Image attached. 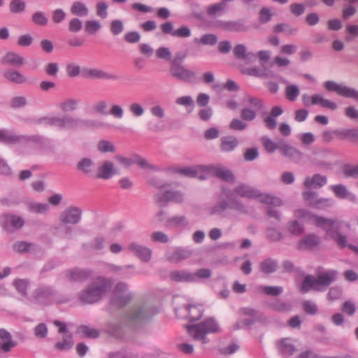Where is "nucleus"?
I'll return each mask as SVG.
<instances>
[{
	"label": "nucleus",
	"instance_id": "nucleus-45",
	"mask_svg": "<svg viewBox=\"0 0 358 358\" xmlns=\"http://www.w3.org/2000/svg\"><path fill=\"white\" fill-rule=\"evenodd\" d=\"M278 268V262L271 259H267L262 262L260 264V270L264 273H271L275 272Z\"/></svg>",
	"mask_w": 358,
	"mask_h": 358
},
{
	"label": "nucleus",
	"instance_id": "nucleus-43",
	"mask_svg": "<svg viewBox=\"0 0 358 358\" xmlns=\"http://www.w3.org/2000/svg\"><path fill=\"white\" fill-rule=\"evenodd\" d=\"M71 13L77 16L85 17L88 15L89 10L84 3L76 1L71 7Z\"/></svg>",
	"mask_w": 358,
	"mask_h": 358
},
{
	"label": "nucleus",
	"instance_id": "nucleus-58",
	"mask_svg": "<svg viewBox=\"0 0 358 358\" xmlns=\"http://www.w3.org/2000/svg\"><path fill=\"white\" fill-rule=\"evenodd\" d=\"M343 173L347 177L357 178L358 177V164H345L343 166Z\"/></svg>",
	"mask_w": 358,
	"mask_h": 358
},
{
	"label": "nucleus",
	"instance_id": "nucleus-56",
	"mask_svg": "<svg viewBox=\"0 0 358 358\" xmlns=\"http://www.w3.org/2000/svg\"><path fill=\"white\" fill-rule=\"evenodd\" d=\"M97 148L101 152H113L115 150L113 143L107 140H101L98 143Z\"/></svg>",
	"mask_w": 358,
	"mask_h": 358
},
{
	"label": "nucleus",
	"instance_id": "nucleus-16",
	"mask_svg": "<svg viewBox=\"0 0 358 358\" xmlns=\"http://www.w3.org/2000/svg\"><path fill=\"white\" fill-rule=\"evenodd\" d=\"M54 324L59 327V333H64L63 341L57 342L55 344V348L61 351L69 350L73 346V341L71 335L66 331V324L57 320L55 321Z\"/></svg>",
	"mask_w": 358,
	"mask_h": 358
},
{
	"label": "nucleus",
	"instance_id": "nucleus-30",
	"mask_svg": "<svg viewBox=\"0 0 358 358\" xmlns=\"http://www.w3.org/2000/svg\"><path fill=\"white\" fill-rule=\"evenodd\" d=\"M1 63L19 66L25 64V59L15 52H8L2 57Z\"/></svg>",
	"mask_w": 358,
	"mask_h": 358
},
{
	"label": "nucleus",
	"instance_id": "nucleus-53",
	"mask_svg": "<svg viewBox=\"0 0 358 358\" xmlns=\"http://www.w3.org/2000/svg\"><path fill=\"white\" fill-rule=\"evenodd\" d=\"M263 145L266 150L269 153H273L275 150H279V141L275 143L270 138L264 136L262 138Z\"/></svg>",
	"mask_w": 358,
	"mask_h": 358
},
{
	"label": "nucleus",
	"instance_id": "nucleus-46",
	"mask_svg": "<svg viewBox=\"0 0 358 358\" xmlns=\"http://www.w3.org/2000/svg\"><path fill=\"white\" fill-rule=\"evenodd\" d=\"M257 291L266 295L278 296L283 292V288L280 286L259 285L257 287Z\"/></svg>",
	"mask_w": 358,
	"mask_h": 358
},
{
	"label": "nucleus",
	"instance_id": "nucleus-41",
	"mask_svg": "<svg viewBox=\"0 0 358 358\" xmlns=\"http://www.w3.org/2000/svg\"><path fill=\"white\" fill-rule=\"evenodd\" d=\"M286 230L291 236H299L304 231V227L298 220H291L287 223Z\"/></svg>",
	"mask_w": 358,
	"mask_h": 358
},
{
	"label": "nucleus",
	"instance_id": "nucleus-20",
	"mask_svg": "<svg viewBox=\"0 0 358 358\" xmlns=\"http://www.w3.org/2000/svg\"><path fill=\"white\" fill-rule=\"evenodd\" d=\"M279 151L283 156L295 162H299L301 158V153L299 150L282 140L279 141Z\"/></svg>",
	"mask_w": 358,
	"mask_h": 358
},
{
	"label": "nucleus",
	"instance_id": "nucleus-34",
	"mask_svg": "<svg viewBox=\"0 0 358 358\" xmlns=\"http://www.w3.org/2000/svg\"><path fill=\"white\" fill-rule=\"evenodd\" d=\"M325 88L330 92H336L340 96L348 97L350 87L339 85L334 81H327L324 83Z\"/></svg>",
	"mask_w": 358,
	"mask_h": 358
},
{
	"label": "nucleus",
	"instance_id": "nucleus-3",
	"mask_svg": "<svg viewBox=\"0 0 358 358\" xmlns=\"http://www.w3.org/2000/svg\"><path fill=\"white\" fill-rule=\"evenodd\" d=\"M336 277L337 272L333 270L325 271L320 274L317 278L307 275L305 277L300 289L303 292H307L310 289L320 291L333 282Z\"/></svg>",
	"mask_w": 358,
	"mask_h": 358
},
{
	"label": "nucleus",
	"instance_id": "nucleus-15",
	"mask_svg": "<svg viewBox=\"0 0 358 358\" xmlns=\"http://www.w3.org/2000/svg\"><path fill=\"white\" fill-rule=\"evenodd\" d=\"M127 250L142 262H148L152 258V252L151 249L136 242L130 243L127 246Z\"/></svg>",
	"mask_w": 358,
	"mask_h": 358
},
{
	"label": "nucleus",
	"instance_id": "nucleus-2",
	"mask_svg": "<svg viewBox=\"0 0 358 358\" xmlns=\"http://www.w3.org/2000/svg\"><path fill=\"white\" fill-rule=\"evenodd\" d=\"M173 171L187 177L197 178L201 180L215 176L228 182H234L235 181V177L232 172L220 164L173 168Z\"/></svg>",
	"mask_w": 358,
	"mask_h": 358
},
{
	"label": "nucleus",
	"instance_id": "nucleus-5",
	"mask_svg": "<svg viewBox=\"0 0 358 358\" xmlns=\"http://www.w3.org/2000/svg\"><path fill=\"white\" fill-rule=\"evenodd\" d=\"M234 192L237 195L243 197H258L261 202L271 206H280L283 203L282 199L280 197L268 194H260L256 189L245 184L238 185L235 187Z\"/></svg>",
	"mask_w": 358,
	"mask_h": 358
},
{
	"label": "nucleus",
	"instance_id": "nucleus-18",
	"mask_svg": "<svg viewBox=\"0 0 358 358\" xmlns=\"http://www.w3.org/2000/svg\"><path fill=\"white\" fill-rule=\"evenodd\" d=\"M24 221L20 216L5 215L3 216L2 224L5 230L12 231L23 227Z\"/></svg>",
	"mask_w": 358,
	"mask_h": 358
},
{
	"label": "nucleus",
	"instance_id": "nucleus-6",
	"mask_svg": "<svg viewBox=\"0 0 358 358\" xmlns=\"http://www.w3.org/2000/svg\"><path fill=\"white\" fill-rule=\"evenodd\" d=\"M108 285V280L102 277L96 278L80 294V299L85 303H92L99 301Z\"/></svg>",
	"mask_w": 358,
	"mask_h": 358
},
{
	"label": "nucleus",
	"instance_id": "nucleus-26",
	"mask_svg": "<svg viewBox=\"0 0 358 358\" xmlns=\"http://www.w3.org/2000/svg\"><path fill=\"white\" fill-rule=\"evenodd\" d=\"M192 255L191 250L188 249L178 248L172 252L166 254V259L171 263H179L188 259Z\"/></svg>",
	"mask_w": 358,
	"mask_h": 358
},
{
	"label": "nucleus",
	"instance_id": "nucleus-25",
	"mask_svg": "<svg viewBox=\"0 0 358 358\" xmlns=\"http://www.w3.org/2000/svg\"><path fill=\"white\" fill-rule=\"evenodd\" d=\"M24 138L23 136H18L13 131L8 129H0V143L6 145H14L20 143Z\"/></svg>",
	"mask_w": 358,
	"mask_h": 358
},
{
	"label": "nucleus",
	"instance_id": "nucleus-13",
	"mask_svg": "<svg viewBox=\"0 0 358 358\" xmlns=\"http://www.w3.org/2000/svg\"><path fill=\"white\" fill-rule=\"evenodd\" d=\"M82 210L74 206H71L64 210L60 215L61 223L67 224H77L81 219Z\"/></svg>",
	"mask_w": 358,
	"mask_h": 358
},
{
	"label": "nucleus",
	"instance_id": "nucleus-55",
	"mask_svg": "<svg viewBox=\"0 0 358 358\" xmlns=\"http://www.w3.org/2000/svg\"><path fill=\"white\" fill-rule=\"evenodd\" d=\"M110 32L114 36L122 34L124 31V23L120 20H114L110 22Z\"/></svg>",
	"mask_w": 358,
	"mask_h": 358
},
{
	"label": "nucleus",
	"instance_id": "nucleus-35",
	"mask_svg": "<svg viewBox=\"0 0 358 358\" xmlns=\"http://www.w3.org/2000/svg\"><path fill=\"white\" fill-rule=\"evenodd\" d=\"M77 169L87 176H92L94 172L95 166L91 159L83 158L78 162Z\"/></svg>",
	"mask_w": 358,
	"mask_h": 358
},
{
	"label": "nucleus",
	"instance_id": "nucleus-49",
	"mask_svg": "<svg viewBox=\"0 0 358 358\" xmlns=\"http://www.w3.org/2000/svg\"><path fill=\"white\" fill-rule=\"evenodd\" d=\"M78 333L83 336L95 338L99 336V331L88 326L82 325L78 329Z\"/></svg>",
	"mask_w": 358,
	"mask_h": 358
},
{
	"label": "nucleus",
	"instance_id": "nucleus-4",
	"mask_svg": "<svg viewBox=\"0 0 358 358\" xmlns=\"http://www.w3.org/2000/svg\"><path fill=\"white\" fill-rule=\"evenodd\" d=\"M220 331L219 324L213 318H208L196 325L187 327L189 334L195 340L201 341L202 344L208 343L206 337L208 334L217 333Z\"/></svg>",
	"mask_w": 358,
	"mask_h": 358
},
{
	"label": "nucleus",
	"instance_id": "nucleus-62",
	"mask_svg": "<svg viewBox=\"0 0 358 358\" xmlns=\"http://www.w3.org/2000/svg\"><path fill=\"white\" fill-rule=\"evenodd\" d=\"M257 111L255 109L244 106L241 111V117L245 121H252L256 117Z\"/></svg>",
	"mask_w": 358,
	"mask_h": 358
},
{
	"label": "nucleus",
	"instance_id": "nucleus-39",
	"mask_svg": "<svg viewBox=\"0 0 358 358\" xmlns=\"http://www.w3.org/2000/svg\"><path fill=\"white\" fill-rule=\"evenodd\" d=\"M238 144V141L234 136H224L221 138V149L224 152L233 151Z\"/></svg>",
	"mask_w": 358,
	"mask_h": 358
},
{
	"label": "nucleus",
	"instance_id": "nucleus-29",
	"mask_svg": "<svg viewBox=\"0 0 358 358\" xmlns=\"http://www.w3.org/2000/svg\"><path fill=\"white\" fill-rule=\"evenodd\" d=\"M80 99L75 98L65 99L57 103V108L63 113L73 112L78 108Z\"/></svg>",
	"mask_w": 358,
	"mask_h": 358
},
{
	"label": "nucleus",
	"instance_id": "nucleus-27",
	"mask_svg": "<svg viewBox=\"0 0 358 358\" xmlns=\"http://www.w3.org/2000/svg\"><path fill=\"white\" fill-rule=\"evenodd\" d=\"M115 174V169L112 162L106 161L99 166L96 177L101 179H109Z\"/></svg>",
	"mask_w": 358,
	"mask_h": 358
},
{
	"label": "nucleus",
	"instance_id": "nucleus-28",
	"mask_svg": "<svg viewBox=\"0 0 358 358\" xmlns=\"http://www.w3.org/2000/svg\"><path fill=\"white\" fill-rule=\"evenodd\" d=\"M15 346L10 334L5 329H0V351L8 352Z\"/></svg>",
	"mask_w": 358,
	"mask_h": 358
},
{
	"label": "nucleus",
	"instance_id": "nucleus-33",
	"mask_svg": "<svg viewBox=\"0 0 358 358\" xmlns=\"http://www.w3.org/2000/svg\"><path fill=\"white\" fill-rule=\"evenodd\" d=\"M27 208L29 212L44 215L49 212L50 206L48 203L30 201L27 203Z\"/></svg>",
	"mask_w": 358,
	"mask_h": 358
},
{
	"label": "nucleus",
	"instance_id": "nucleus-19",
	"mask_svg": "<svg viewBox=\"0 0 358 358\" xmlns=\"http://www.w3.org/2000/svg\"><path fill=\"white\" fill-rule=\"evenodd\" d=\"M320 243V238L314 234L303 236L297 243V248L300 250H313Z\"/></svg>",
	"mask_w": 358,
	"mask_h": 358
},
{
	"label": "nucleus",
	"instance_id": "nucleus-23",
	"mask_svg": "<svg viewBox=\"0 0 358 358\" xmlns=\"http://www.w3.org/2000/svg\"><path fill=\"white\" fill-rule=\"evenodd\" d=\"M90 271L80 268H71L65 272L66 278L70 281L81 282L90 275Z\"/></svg>",
	"mask_w": 358,
	"mask_h": 358
},
{
	"label": "nucleus",
	"instance_id": "nucleus-42",
	"mask_svg": "<svg viewBox=\"0 0 358 358\" xmlns=\"http://www.w3.org/2000/svg\"><path fill=\"white\" fill-rule=\"evenodd\" d=\"M87 76L90 78L114 80L116 79L114 76L108 74L105 71L99 69H90L86 71Z\"/></svg>",
	"mask_w": 358,
	"mask_h": 358
},
{
	"label": "nucleus",
	"instance_id": "nucleus-59",
	"mask_svg": "<svg viewBox=\"0 0 358 358\" xmlns=\"http://www.w3.org/2000/svg\"><path fill=\"white\" fill-rule=\"evenodd\" d=\"M13 285L20 294L22 296L26 295L27 289L29 285V282L27 280L22 279L16 280L13 281Z\"/></svg>",
	"mask_w": 358,
	"mask_h": 358
},
{
	"label": "nucleus",
	"instance_id": "nucleus-10",
	"mask_svg": "<svg viewBox=\"0 0 358 358\" xmlns=\"http://www.w3.org/2000/svg\"><path fill=\"white\" fill-rule=\"evenodd\" d=\"M238 313L239 320L233 326L234 330L250 326L258 319V313L249 307L241 308Z\"/></svg>",
	"mask_w": 358,
	"mask_h": 358
},
{
	"label": "nucleus",
	"instance_id": "nucleus-50",
	"mask_svg": "<svg viewBox=\"0 0 358 358\" xmlns=\"http://www.w3.org/2000/svg\"><path fill=\"white\" fill-rule=\"evenodd\" d=\"M285 96L290 101H294L299 95V88L296 85L287 84L285 88Z\"/></svg>",
	"mask_w": 358,
	"mask_h": 358
},
{
	"label": "nucleus",
	"instance_id": "nucleus-48",
	"mask_svg": "<svg viewBox=\"0 0 358 358\" xmlns=\"http://www.w3.org/2000/svg\"><path fill=\"white\" fill-rule=\"evenodd\" d=\"M108 107V104L106 100H100L93 105L92 112L95 114L108 115L109 112Z\"/></svg>",
	"mask_w": 358,
	"mask_h": 358
},
{
	"label": "nucleus",
	"instance_id": "nucleus-11",
	"mask_svg": "<svg viewBox=\"0 0 358 358\" xmlns=\"http://www.w3.org/2000/svg\"><path fill=\"white\" fill-rule=\"evenodd\" d=\"M169 73L172 78L185 82L191 81L195 76L194 73L176 61H171Z\"/></svg>",
	"mask_w": 358,
	"mask_h": 358
},
{
	"label": "nucleus",
	"instance_id": "nucleus-64",
	"mask_svg": "<svg viewBox=\"0 0 358 358\" xmlns=\"http://www.w3.org/2000/svg\"><path fill=\"white\" fill-rule=\"evenodd\" d=\"M266 236L271 241H279L283 238L282 234L276 229L268 228L266 230Z\"/></svg>",
	"mask_w": 358,
	"mask_h": 358
},
{
	"label": "nucleus",
	"instance_id": "nucleus-24",
	"mask_svg": "<svg viewBox=\"0 0 358 358\" xmlns=\"http://www.w3.org/2000/svg\"><path fill=\"white\" fill-rule=\"evenodd\" d=\"M327 182L325 176L315 174L313 176H308L305 178L303 185L306 188L319 189L324 186Z\"/></svg>",
	"mask_w": 358,
	"mask_h": 358
},
{
	"label": "nucleus",
	"instance_id": "nucleus-44",
	"mask_svg": "<svg viewBox=\"0 0 358 358\" xmlns=\"http://www.w3.org/2000/svg\"><path fill=\"white\" fill-rule=\"evenodd\" d=\"M52 290L48 287H39L36 290L34 298L40 303H45L46 300L52 296Z\"/></svg>",
	"mask_w": 358,
	"mask_h": 358
},
{
	"label": "nucleus",
	"instance_id": "nucleus-61",
	"mask_svg": "<svg viewBox=\"0 0 358 358\" xmlns=\"http://www.w3.org/2000/svg\"><path fill=\"white\" fill-rule=\"evenodd\" d=\"M129 110L135 117H141L145 113L143 106L137 102L131 103L129 106Z\"/></svg>",
	"mask_w": 358,
	"mask_h": 358
},
{
	"label": "nucleus",
	"instance_id": "nucleus-12",
	"mask_svg": "<svg viewBox=\"0 0 358 358\" xmlns=\"http://www.w3.org/2000/svg\"><path fill=\"white\" fill-rule=\"evenodd\" d=\"M133 294L128 289L126 283L120 282L116 285L114 290L113 302L117 306H124L132 299Z\"/></svg>",
	"mask_w": 358,
	"mask_h": 358
},
{
	"label": "nucleus",
	"instance_id": "nucleus-57",
	"mask_svg": "<svg viewBox=\"0 0 358 358\" xmlns=\"http://www.w3.org/2000/svg\"><path fill=\"white\" fill-rule=\"evenodd\" d=\"M124 108L121 105L113 103L110 106L108 115H112L116 119H122L124 117Z\"/></svg>",
	"mask_w": 358,
	"mask_h": 358
},
{
	"label": "nucleus",
	"instance_id": "nucleus-14",
	"mask_svg": "<svg viewBox=\"0 0 358 358\" xmlns=\"http://www.w3.org/2000/svg\"><path fill=\"white\" fill-rule=\"evenodd\" d=\"M155 311L148 306L134 307L128 314L129 320L134 322H141L152 315Z\"/></svg>",
	"mask_w": 358,
	"mask_h": 358
},
{
	"label": "nucleus",
	"instance_id": "nucleus-7",
	"mask_svg": "<svg viewBox=\"0 0 358 358\" xmlns=\"http://www.w3.org/2000/svg\"><path fill=\"white\" fill-rule=\"evenodd\" d=\"M41 122L45 125L55 127L60 129L69 130L77 129L80 127L83 120L70 115H48L43 117Z\"/></svg>",
	"mask_w": 358,
	"mask_h": 358
},
{
	"label": "nucleus",
	"instance_id": "nucleus-22",
	"mask_svg": "<svg viewBox=\"0 0 358 358\" xmlns=\"http://www.w3.org/2000/svg\"><path fill=\"white\" fill-rule=\"evenodd\" d=\"M275 345L278 350L285 357L292 355L296 350L292 340L289 338L277 341Z\"/></svg>",
	"mask_w": 358,
	"mask_h": 358
},
{
	"label": "nucleus",
	"instance_id": "nucleus-54",
	"mask_svg": "<svg viewBox=\"0 0 358 358\" xmlns=\"http://www.w3.org/2000/svg\"><path fill=\"white\" fill-rule=\"evenodd\" d=\"M228 207L229 204L226 201H219L215 206L209 208V214L221 215Z\"/></svg>",
	"mask_w": 358,
	"mask_h": 358
},
{
	"label": "nucleus",
	"instance_id": "nucleus-38",
	"mask_svg": "<svg viewBox=\"0 0 358 358\" xmlns=\"http://www.w3.org/2000/svg\"><path fill=\"white\" fill-rule=\"evenodd\" d=\"M189 223L187 217L185 215L173 216L166 220V226L169 227H186Z\"/></svg>",
	"mask_w": 358,
	"mask_h": 358
},
{
	"label": "nucleus",
	"instance_id": "nucleus-51",
	"mask_svg": "<svg viewBox=\"0 0 358 358\" xmlns=\"http://www.w3.org/2000/svg\"><path fill=\"white\" fill-rule=\"evenodd\" d=\"M178 105L185 106L189 113L192 112L194 108V100L191 96H182L176 99Z\"/></svg>",
	"mask_w": 358,
	"mask_h": 358
},
{
	"label": "nucleus",
	"instance_id": "nucleus-36",
	"mask_svg": "<svg viewBox=\"0 0 358 358\" xmlns=\"http://www.w3.org/2000/svg\"><path fill=\"white\" fill-rule=\"evenodd\" d=\"M241 71L245 74L255 77L268 78L271 76V71L266 69L257 67L242 68Z\"/></svg>",
	"mask_w": 358,
	"mask_h": 358
},
{
	"label": "nucleus",
	"instance_id": "nucleus-8",
	"mask_svg": "<svg viewBox=\"0 0 358 358\" xmlns=\"http://www.w3.org/2000/svg\"><path fill=\"white\" fill-rule=\"evenodd\" d=\"M155 199L157 206L163 208L169 202L182 203L184 201V194L178 190L159 192L156 194Z\"/></svg>",
	"mask_w": 358,
	"mask_h": 358
},
{
	"label": "nucleus",
	"instance_id": "nucleus-32",
	"mask_svg": "<svg viewBox=\"0 0 358 358\" xmlns=\"http://www.w3.org/2000/svg\"><path fill=\"white\" fill-rule=\"evenodd\" d=\"M243 106L259 110L263 108V101L259 97L251 96L246 94L241 101Z\"/></svg>",
	"mask_w": 358,
	"mask_h": 358
},
{
	"label": "nucleus",
	"instance_id": "nucleus-60",
	"mask_svg": "<svg viewBox=\"0 0 358 358\" xmlns=\"http://www.w3.org/2000/svg\"><path fill=\"white\" fill-rule=\"evenodd\" d=\"M314 203L315 205L313 208L317 209H325L333 206L334 201L329 198H322L318 196L316 202Z\"/></svg>",
	"mask_w": 358,
	"mask_h": 358
},
{
	"label": "nucleus",
	"instance_id": "nucleus-17",
	"mask_svg": "<svg viewBox=\"0 0 358 358\" xmlns=\"http://www.w3.org/2000/svg\"><path fill=\"white\" fill-rule=\"evenodd\" d=\"M329 189L334 193L335 196L341 199H347L352 203L357 202L356 194L350 192L345 185L342 184L333 185Z\"/></svg>",
	"mask_w": 358,
	"mask_h": 358
},
{
	"label": "nucleus",
	"instance_id": "nucleus-37",
	"mask_svg": "<svg viewBox=\"0 0 358 358\" xmlns=\"http://www.w3.org/2000/svg\"><path fill=\"white\" fill-rule=\"evenodd\" d=\"M233 52L236 57L245 61H253L256 59V55L252 52H248L246 47L243 44L236 45Z\"/></svg>",
	"mask_w": 358,
	"mask_h": 358
},
{
	"label": "nucleus",
	"instance_id": "nucleus-9",
	"mask_svg": "<svg viewBox=\"0 0 358 358\" xmlns=\"http://www.w3.org/2000/svg\"><path fill=\"white\" fill-rule=\"evenodd\" d=\"M238 313L239 320L233 326L234 330L250 326L258 319V313L249 307L241 308Z\"/></svg>",
	"mask_w": 358,
	"mask_h": 358
},
{
	"label": "nucleus",
	"instance_id": "nucleus-31",
	"mask_svg": "<svg viewBox=\"0 0 358 358\" xmlns=\"http://www.w3.org/2000/svg\"><path fill=\"white\" fill-rule=\"evenodd\" d=\"M3 77L9 82L15 84H24L28 81L26 76L18 71L7 70L3 73Z\"/></svg>",
	"mask_w": 358,
	"mask_h": 358
},
{
	"label": "nucleus",
	"instance_id": "nucleus-63",
	"mask_svg": "<svg viewBox=\"0 0 358 358\" xmlns=\"http://www.w3.org/2000/svg\"><path fill=\"white\" fill-rule=\"evenodd\" d=\"M12 13H17L22 12L25 8V2L22 0H13L9 6Z\"/></svg>",
	"mask_w": 358,
	"mask_h": 358
},
{
	"label": "nucleus",
	"instance_id": "nucleus-1",
	"mask_svg": "<svg viewBox=\"0 0 358 358\" xmlns=\"http://www.w3.org/2000/svg\"><path fill=\"white\" fill-rule=\"evenodd\" d=\"M294 215L298 220L314 224L324 230L326 239L334 241L340 248L348 247L353 252L358 254V247L348 244L347 236L339 231L343 226L350 228L348 224L338 220H331L319 216L304 209L295 210Z\"/></svg>",
	"mask_w": 358,
	"mask_h": 358
},
{
	"label": "nucleus",
	"instance_id": "nucleus-40",
	"mask_svg": "<svg viewBox=\"0 0 358 358\" xmlns=\"http://www.w3.org/2000/svg\"><path fill=\"white\" fill-rule=\"evenodd\" d=\"M172 280L178 282H194V275L187 271H175L171 273Z\"/></svg>",
	"mask_w": 358,
	"mask_h": 358
},
{
	"label": "nucleus",
	"instance_id": "nucleus-52",
	"mask_svg": "<svg viewBox=\"0 0 358 358\" xmlns=\"http://www.w3.org/2000/svg\"><path fill=\"white\" fill-rule=\"evenodd\" d=\"M185 310L188 312L186 317L190 320H197L202 315V310L201 307L199 308L196 306H189L185 308Z\"/></svg>",
	"mask_w": 358,
	"mask_h": 358
},
{
	"label": "nucleus",
	"instance_id": "nucleus-21",
	"mask_svg": "<svg viewBox=\"0 0 358 358\" xmlns=\"http://www.w3.org/2000/svg\"><path fill=\"white\" fill-rule=\"evenodd\" d=\"M216 27L229 31H244L248 29L243 20L220 21Z\"/></svg>",
	"mask_w": 358,
	"mask_h": 358
},
{
	"label": "nucleus",
	"instance_id": "nucleus-47",
	"mask_svg": "<svg viewBox=\"0 0 358 358\" xmlns=\"http://www.w3.org/2000/svg\"><path fill=\"white\" fill-rule=\"evenodd\" d=\"M101 28V24L95 20H89L85 22V31L90 35L96 34Z\"/></svg>",
	"mask_w": 358,
	"mask_h": 358
}]
</instances>
